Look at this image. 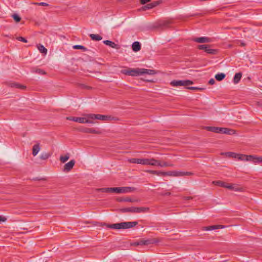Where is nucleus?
<instances>
[{
    "label": "nucleus",
    "mask_w": 262,
    "mask_h": 262,
    "mask_svg": "<svg viewBox=\"0 0 262 262\" xmlns=\"http://www.w3.org/2000/svg\"><path fill=\"white\" fill-rule=\"evenodd\" d=\"M128 161L130 163L140 164L144 165L157 166L161 167H172L173 166L172 164H170L166 162H162L154 158H131L128 159Z\"/></svg>",
    "instance_id": "nucleus-1"
},
{
    "label": "nucleus",
    "mask_w": 262,
    "mask_h": 262,
    "mask_svg": "<svg viewBox=\"0 0 262 262\" xmlns=\"http://www.w3.org/2000/svg\"><path fill=\"white\" fill-rule=\"evenodd\" d=\"M121 73L131 76H139L144 74L154 75L156 74V72L153 70L144 68H127L122 70Z\"/></svg>",
    "instance_id": "nucleus-2"
},
{
    "label": "nucleus",
    "mask_w": 262,
    "mask_h": 262,
    "mask_svg": "<svg viewBox=\"0 0 262 262\" xmlns=\"http://www.w3.org/2000/svg\"><path fill=\"white\" fill-rule=\"evenodd\" d=\"M138 224L137 222H125L113 224H106L107 228L113 229H126L133 228Z\"/></svg>",
    "instance_id": "nucleus-3"
},
{
    "label": "nucleus",
    "mask_w": 262,
    "mask_h": 262,
    "mask_svg": "<svg viewBox=\"0 0 262 262\" xmlns=\"http://www.w3.org/2000/svg\"><path fill=\"white\" fill-rule=\"evenodd\" d=\"M86 117L89 118L90 120L93 121L94 122L95 119L106 121L111 120L112 119V117L110 116L103 115L101 114H86Z\"/></svg>",
    "instance_id": "nucleus-4"
},
{
    "label": "nucleus",
    "mask_w": 262,
    "mask_h": 262,
    "mask_svg": "<svg viewBox=\"0 0 262 262\" xmlns=\"http://www.w3.org/2000/svg\"><path fill=\"white\" fill-rule=\"evenodd\" d=\"M163 176H168L171 177H182L184 176H191L193 173L191 172H183L178 171H163Z\"/></svg>",
    "instance_id": "nucleus-5"
},
{
    "label": "nucleus",
    "mask_w": 262,
    "mask_h": 262,
    "mask_svg": "<svg viewBox=\"0 0 262 262\" xmlns=\"http://www.w3.org/2000/svg\"><path fill=\"white\" fill-rule=\"evenodd\" d=\"M83 117H67V120L73 121L80 123H95V122L91 121L86 117V114H85Z\"/></svg>",
    "instance_id": "nucleus-6"
},
{
    "label": "nucleus",
    "mask_w": 262,
    "mask_h": 262,
    "mask_svg": "<svg viewBox=\"0 0 262 262\" xmlns=\"http://www.w3.org/2000/svg\"><path fill=\"white\" fill-rule=\"evenodd\" d=\"M148 210V208L131 207L121 209L122 212L141 213Z\"/></svg>",
    "instance_id": "nucleus-7"
},
{
    "label": "nucleus",
    "mask_w": 262,
    "mask_h": 262,
    "mask_svg": "<svg viewBox=\"0 0 262 262\" xmlns=\"http://www.w3.org/2000/svg\"><path fill=\"white\" fill-rule=\"evenodd\" d=\"M193 84V82L189 80H173L171 81L170 85L173 86H187Z\"/></svg>",
    "instance_id": "nucleus-8"
},
{
    "label": "nucleus",
    "mask_w": 262,
    "mask_h": 262,
    "mask_svg": "<svg viewBox=\"0 0 262 262\" xmlns=\"http://www.w3.org/2000/svg\"><path fill=\"white\" fill-rule=\"evenodd\" d=\"M132 191V188L129 187H113L112 192L117 193H126Z\"/></svg>",
    "instance_id": "nucleus-9"
},
{
    "label": "nucleus",
    "mask_w": 262,
    "mask_h": 262,
    "mask_svg": "<svg viewBox=\"0 0 262 262\" xmlns=\"http://www.w3.org/2000/svg\"><path fill=\"white\" fill-rule=\"evenodd\" d=\"M156 243V241L154 239H141L137 242H135L134 244L135 246H139V245H148L150 244H153Z\"/></svg>",
    "instance_id": "nucleus-10"
},
{
    "label": "nucleus",
    "mask_w": 262,
    "mask_h": 262,
    "mask_svg": "<svg viewBox=\"0 0 262 262\" xmlns=\"http://www.w3.org/2000/svg\"><path fill=\"white\" fill-rule=\"evenodd\" d=\"M236 159H238V160L241 161H251V160L253 159V156L237 154Z\"/></svg>",
    "instance_id": "nucleus-11"
},
{
    "label": "nucleus",
    "mask_w": 262,
    "mask_h": 262,
    "mask_svg": "<svg viewBox=\"0 0 262 262\" xmlns=\"http://www.w3.org/2000/svg\"><path fill=\"white\" fill-rule=\"evenodd\" d=\"M8 85L11 88H15L17 89H19L21 90H24L26 89V86L21 85L18 83L15 82H9L8 83Z\"/></svg>",
    "instance_id": "nucleus-12"
},
{
    "label": "nucleus",
    "mask_w": 262,
    "mask_h": 262,
    "mask_svg": "<svg viewBox=\"0 0 262 262\" xmlns=\"http://www.w3.org/2000/svg\"><path fill=\"white\" fill-rule=\"evenodd\" d=\"M193 40L199 43H206L211 42V39L207 37H197L193 39Z\"/></svg>",
    "instance_id": "nucleus-13"
},
{
    "label": "nucleus",
    "mask_w": 262,
    "mask_h": 262,
    "mask_svg": "<svg viewBox=\"0 0 262 262\" xmlns=\"http://www.w3.org/2000/svg\"><path fill=\"white\" fill-rule=\"evenodd\" d=\"M81 131L83 133L96 134H100L101 133V132L100 131L96 130L95 129L92 128L85 127V128L81 129Z\"/></svg>",
    "instance_id": "nucleus-14"
},
{
    "label": "nucleus",
    "mask_w": 262,
    "mask_h": 262,
    "mask_svg": "<svg viewBox=\"0 0 262 262\" xmlns=\"http://www.w3.org/2000/svg\"><path fill=\"white\" fill-rule=\"evenodd\" d=\"M224 227L222 225H213L207 227H203L202 230L203 231H210L218 229L223 228Z\"/></svg>",
    "instance_id": "nucleus-15"
},
{
    "label": "nucleus",
    "mask_w": 262,
    "mask_h": 262,
    "mask_svg": "<svg viewBox=\"0 0 262 262\" xmlns=\"http://www.w3.org/2000/svg\"><path fill=\"white\" fill-rule=\"evenodd\" d=\"M160 4L159 1H155L151 3L148 4L144 7V10L152 9Z\"/></svg>",
    "instance_id": "nucleus-16"
},
{
    "label": "nucleus",
    "mask_w": 262,
    "mask_h": 262,
    "mask_svg": "<svg viewBox=\"0 0 262 262\" xmlns=\"http://www.w3.org/2000/svg\"><path fill=\"white\" fill-rule=\"evenodd\" d=\"M205 128L209 132L221 133V127H220L206 126L205 127Z\"/></svg>",
    "instance_id": "nucleus-17"
},
{
    "label": "nucleus",
    "mask_w": 262,
    "mask_h": 262,
    "mask_svg": "<svg viewBox=\"0 0 262 262\" xmlns=\"http://www.w3.org/2000/svg\"><path fill=\"white\" fill-rule=\"evenodd\" d=\"M221 133L232 135L235 134V130L228 128L221 127Z\"/></svg>",
    "instance_id": "nucleus-18"
},
{
    "label": "nucleus",
    "mask_w": 262,
    "mask_h": 262,
    "mask_svg": "<svg viewBox=\"0 0 262 262\" xmlns=\"http://www.w3.org/2000/svg\"><path fill=\"white\" fill-rule=\"evenodd\" d=\"M116 201L118 202H135L136 201L134 199H132L129 198H118L116 199Z\"/></svg>",
    "instance_id": "nucleus-19"
},
{
    "label": "nucleus",
    "mask_w": 262,
    "mask_h": 262,
    "mask_svg": "<svg viewBox=\"0 0 262 262\" xmlns=\"http://www.w3.org/2000/svg\"><path fill=\"white\" fill-rule=\"evenodd\" d=\"M132 49L134 52H138L141 49V45L138 41L134 42L132 45Z\"/></svg>",
    "instance_id": "nucleus-20"
},
{
    "label": "nucleus",
    "mask_w": 262,
    "mask_h": 262,
    "mask_svg": "<svg viewBox=\"0 0 262 262\" xmlns=\"http://www.w3.org/2000/svg\"><path fill=\"white\" fill-rule=\"evenodd\" d=\"M40 149V146H39V144H36L34 145L33 146V148H32V155L34 156H36L37 154L39 151Z\"/></svg>",
    "instance_id": "nucleus-21"
},
{
    "label": "nucleus",
    "mask_w": 262,
    "mask_h": 262,
    "mask_svg": "<svg viewBox=\"0 0 262 262\" xmlns=\"http://www.w3.org/2000/svg\"><path fill=\"white\" fill-rule=\"evenodd\" d=\"M75 163V161L74 160H72L67 163V172L70 171L73 168Z\"/></svg>",
    "instance_id": "nucleus-22"
},
{
    "label": "nucleus",
    "mask_w": 262,
    "mask_h": 262,
    "mask_svg": "<svg viewBox=\"0 0 262 262\" xmlns=\"http://www.w3.org/2000/svg\"><path fill=\"white\" fill-rule=\"evenodd\" d=\"M242 74L240 72L236 73L234 77L233 82L235 84L238 83L242 78Z\"/></svg>",
    "instance_id": "nucleus-23"
},
{
    "label": "nucleus",
    "mask_w": 262,
    "mask_h": 262,
    "mask_svg": "<svg viewBox=\"0 0 262 262\" xmlns=\"http://www.w3.org/2000/svg\"><path fill=\"white\" fill-rule=\"evenodd\" d=\"M205 52L209 54L215 55L217 53V50L216 49H210V45H208L206 48Z\"/></svg>",
    "instance_id": "nucleus-24"
},
{
    "label": "nucleus",
    "mask_w": 262,
    "mask_h": 262,
    "mask_svg": "<svg viewBox=\"0 0 262 262\" xmlns=\"http://www.w3.org/2000/svg\"><path fill=\"white\" fill-rule=\"evenodd\" d=\"M37 49L39 50V51L44 54L45 55H46L47 53V49L42 45L39 44L37 46Z\"/></svg>",
    "instance_id": "nucleus-25"
},
{
    "label": "nucleus",
    "mask_w": 262,
    "mask_h": 262,
    "mask_svg": "<svg viewBox=\"0 0 262 262\" xmlns=\"http://www.w3.org/2000/svg\"><path fill=\"white\" fill-rule=\"evenodd\" d=\"M96 191L105 193L112 192V188H101L96 189Z\"/></svg>",
    "instance_id": "nucleus-26"
},
{
    "label": "nucleus",
    "mask_w": 262,
    "mask_h": 262,
    "mask_svg": "<svg viewBox=\"0 0 262 262\" xmlns=\"http://www.w3.org/2000/svg\"><path fill=\"white\" fill-rule=\"evenodd\" d=\"M222 155H226L228 157L233 158L236 159L237 154L232 152H223L221 154Z\"/></svg>",
    "instance_id": "nucleus-27"
},
{
    "label": "nucleus",
    "mask_w": 262,
    "mask_h": 262,
    "mask_svg": "<svg viewBox=\"0 0 262 262\" xmlns=\"http://www.w3.org/2000/svg\"><path fill=\"white\" fill-rule=\"evenodd\" d=\"M90 36L91 38V39L93 40L99 41L101 40L102 39V37L98 34H91L90 35Z\"/></svg>",
    "instance_id": "nucleus-28"
},
{
    "label": "nucleus",
    "mask_w": 262,
    "mask_h": 262,
    "mask_svg": "<svg viewBox=\"0 0 262 262\" xmlns=\"http://www.w3.org/2000/svg\"><path fill=\"white\" fill-rule=\"evenodd\" d=\"M225 76L226 75L225 74L221 73L216 74L215 75V78L217 81H221L225 78Z\"/></svg>",
    "instance_id": "nucleus-29"
},
{
    "label": "nucleus",
    "mask_w": 262,
    "mask_h": 262,
    "mask_svg": "<svg viewBox=\"0 0 262 262\" xmlns=\"http://www.w3.org/2000/svg\"><path fill=\"white\" fill-rule=\"evenodd\" d=\"M147 172H148L149 173H151L153 174H156L159 176H163V171H156V170H147L146 171Z\"/></svg>",
    "instance_id": "nucleus-30"
},
{
    "label": "nucleus",
    "mask_w": 262,
    "mask_h": 262,
    "mask_svg": "<svg viewBox=\"0 0 262 262\" xmlns=\"http://www.w3.org/2000/svg\"><path fill=\"white\" fill-rule=\"evenodd\" d=\"M103 43L105 45L109 46L113 48H115L117 46L115 42H114L112 41H110V40H104V41H103Z\"/></svg>",
    "instance_id": "nucleus-31"
},
{
    "label": "nucleus",
    "mask_w": 262,
    "mask_h": 262,
    "mask_svg": "<svg viewBox=\"0 0 262 262\" xmlns=\"http://www.w3.org/2000/svg\"><path fill=\"white\" fill-rule=\"evenodd\" d=\"M251 161L254 163H262V157L253 156V159Z\"/></svg>",
    "instance_id": "nucleus-32"
},
{
    "label": "nucleus",
    "mask_w": 262,
    "mask_h": 262,
    "mask_svg": "<svg viewBox=\"0 0 262 262\" xmlns=\"http://www.w3.org/2000/svg\"><path fill=\"white\" fill-rule=\"evenodd\" d=\"M228 189L230 190H233L236 191L240 190L239 188L235 184H232L230 183Z\"/></svg>",
    "instance_id": "nucleus-33"
},
{
    "label": "nucleus",
    "mask_w": 262,
    "mask_h": 262,
    "mask_svg": "<svg viewBox=\"0 0 262 262\" xmlns=\"http://www.w3.org/2000/svg\"><path fill=\"white\" fill-rule=\"evenodd\" d=\"M212 183L215 185H217L220 187H223L224 182L221 181H213Z\"/></svg>",
    "instance_id": "nucleus-34"
},
{
    "label": "nucleus",
    "mask_w": 262,
    "mask_h": 262,
    "mask_svg": "<svg viewBox=\"0 0 262 262\" xmlns=\"http://www.w3.org/2000/svg\"><path fill=\"white\" fill-rule=\"evenodd\" d=\"M12 17L16 23L19 22L21 20V18L19 17L18 15L16 14H14L12 15Z\"/></svg>",
    "instance_id": "nucleus-35"
},
{
    "label": "nucleus",
    "mask_w": 262,
    "mask_h": 262,
    "mask_svg": "<svg viewBox=\"0 0 262 262\" xmlns=\"http://www.w3.org/2000/svg\"><path fill=\"white\" fill-rule=\"evenodd\" d=\"M208 46V45H201L198 46V48L200 50H203L205 52Z\"/></svg>",
    "instance_id": "nucleus-36"
},
{
    "label": "nucleus",
    "mask_w": 262,
    "mask_h": 262,
    "mask_svg": "<svg viewBox=\"0 0 262 262\" xmlns=\"http://www.w3.org/2000/svg\"><path fill=\"white\" fill-rule=\"evenodd\" d=\"M73 48L75 49H82L84 51L86 50V48L82 46L81 45H75L73 46Z\"/></svg>",
    "instance_id": "nucleus-37"
},
{
    "label": "nucleus",
    "mask_w": 262,
    "mask_h": 262,
    "mask_svg": "<svg viewBox=\"0 0 262 262\" xmlns=\"http://www.w3.org/2000/svg\"><path fill=\"white\" fill-rule=\"evenodd\" d=\"M49 157V154L47 153L43 154L40 156V159L42 160L47 159Z\"/></svg>",
    "instance_id": "nucleus-38"
},
{
    "label": "nucleus",
    "mask_w": 262,
    "mask_h": 262,
    "mask_svg": "<svg viewBox=\"0 0 262 262\" xmlns=\"http://www.w3.org/2000/svg\"><path fill=\"white\" fill-rule=\"evenodd\" d=\"M188 89H190V90H203V88H198V87H194V86H191V87H189L188 88Z\"/></svg>",
    "instance_id": "nucleus-39"
},
{
    "label": "nucleus",
    "mask_w": 262,
    "mask_h": 262,
    "mask_svg": "<svg viewBox=\"0 0 262 262\" xmlns=\"http://www.w3.org/2000/svg\"><path fill=\"white\" fill-rule=\"evenodd\" d=\"M35 5L38 6H48L49 5L46 3L41 2V3H35Z\"/></svg>",
    "instance_id": "nucleus-40"
},
{
    "label": "nucleus",
    "mask_w": 262,
    "mask_h": 262,
    "mask_svg": "<svg viewBox=\"0 0 262 262\" xmlns=\"http://www.w3.org/2000/svg\"><path fill=\"white\" fill-rule=\"evenodd\" d=\"M17 39L19 41H22L24 42H27V39L23 37H18L17 38Z\"/></svg>",
    "instance_id": "nucleus-41"
},
{
    "label": "nucleus",
    "mask_w": 262,
    "mask_h": 262,
    "mask_svg": "<svg viewBox=\"0 0 262 262\" xmlns=\"http://www.w3.org/2000/svg\"><path fill=\"white\" fill-rule=\"evenodd\" d=\"M36 73L40 74H45V72L43 71L41 69H37L35 71Z\"/></svg>",
    "instance_id": "nucleus-42"
},
{
    "label": "nucleus",
    "mask_w": 262,
    "mask_h": 262,
    "mask_svg": "<svg viewBox=\"0 0 262 262\" xmlns=\"http://www.w3.org/2000/svg\"><path fill=\"white\" fill-rule=\"evenodd\" d=\"M209 84H210V85H212V84H214V83H215V80L213 78H211L209 80V82H208Z\"/></svg>",
    "instance_id": "nucleus-43"
},
{
    "label": "nucleus",
    "mask_w": 262,
    "mask_h": 262,
    "mask_svg": "<svg viewBox=\"0 0 262 262\" xmlns=\"http://www.w3.org/2000/svg\"><path fill=\"white\" fill-rule=\"evenodd\" d=\"M6 221V217L0 215V222H5Z\"/></svg>",
    "instance_id": "nucleus-44"
},
{
    "label": "nucleus",
    "mask_w": 262,
    "mask_h": 262,
    "mask_svg": "<svg viewBox=\"0 0 262 262\" xmlns=\"http://www.w3.org/2000/svg\"><path fill=\"white\" fill-rule=\"evenodd\" d=\"M60 160L62 163L66 162V156H61Z\"/></svg>",
    "instance_id": "nucleus-45"
},
{
    "label": "nucleus",
    "mask_w": 262,
    "mask_h": 262,
    "mask_svg": "<svg viewBox=\"0 0 262 262\" xmlns=\"http://www.w3.org/2000/svg\"><path fill=\"white\" fill-rule=\"evenodd\" d=\"M151 0H141V3L142 4H145L148 2H149Z\"/></svg>",
    "instance_id": "nucleus-46"
},
{
    "label": "nucleus",
    "mask_w": 262,
    "mask_h": 262,
    "mask_svg": "<svg viewBox=\"0 0 262 262\" xmlns=\"http://www.w3.org/2000/svg\"><path fill=\"white\" fill-rule=\"evenodd\" d=\"M229 186V183L224 182V186H223L224 188H226L228 189Z\"/></svg>",
    "instance_id": "nucleus-47"
},
{
    "label": "nucleus",
    "mask_w": 262,
    "mask_h": 262,
    "mask_svg": "<svg viewBox=\"0 0 262 262\" xmlns=\"http://www.w3.org/2000/svg\"><path fill=\"white\" fill-rule=\"evenodd\" d=\"M229 186V183L224 182V186H223L224 188H226L228 189Z\"/></svg>",
    "instance_id": "nucleus-48"
},
{
    "label": "nucleus",
    "mask_w": 262,
    "mask_h": 262,
    "mask_svg": "<svg viewBox=\"0 0 262 262\" xmlns=\"http://www.w3.org/2000/svg\"><path fill=\"white\" fill-rule=\"evenodd\" d=\"M184 199L185 200H189L190 199H192V197L191 196H185V197H184Z\"/></svg>",
    "instance_id": "nucleus-49"
},
{
    "label": "nucleus",
    "mask_w": 262,
    "mask_h": 262,
    "mask_svg": "<svg viewBox=\"0 0 262 262\" xmlns=\"http://www.w3.org/2000/svg\"><path fill=\"white\" fill-rule=\"evenodd\" d=\"M168 22H165L163 24L164 26H167V25H168Z\"/></svg>",
    "instance_id": "nucleus-50"
},
{
    "label": "nucleus",
    "mask_w": 262,
    "mask_h": 262,
    "mask_svg": "<svg viewBox=\"0 0 262 262\" xmlns=\"http://www.w3.org/2000/svg\"><path fill=\"white\" fill-rule=\"evenodd\" d=\"M170 194V192H167V193H165V195H169Z\"/></svg>",
    "instance_id": "nucleus-51"
},
{
    "label": "nucleus",
    "mask_w": 262,
    "mask_h": 262,
    "mask_svg": "<svg viewBox=\"0 0 262 262\" xmlns=\"http://www.w3.org/2000/svg\"><path fill=\"white\" fill-rule=\"evenodd\" d=\"M63 171H65V170H66V165H64L63 166Z\"/></svg>",
    "instance_id": "nucleus-52"
},
{
    "label": "nucleus",
    "mask_w": 262,
    "mask_h": 262,
    "mask_svg": "<svg viewBox=\"0 0 262 262\" xmlns=\"http://www.w3.org/2000/svg\"><path fill=\"white\" fill-rule=\"evenodd\" d=\"M69 159V156L67 154V161Z\"/></svg>",
    "instance_id": "nucleus-53"
}]
</instances>
